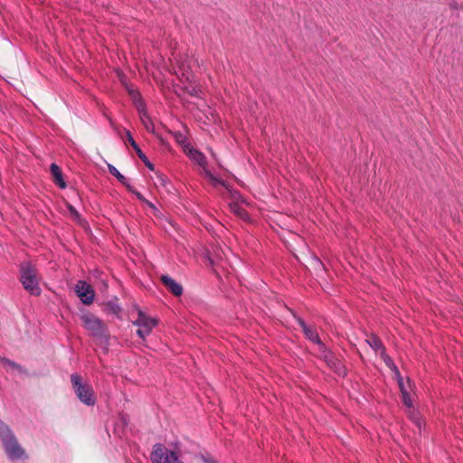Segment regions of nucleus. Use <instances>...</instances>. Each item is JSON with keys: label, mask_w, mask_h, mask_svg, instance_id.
I'll return each mask as SVG.
<instances>
[{"label": "nucleus", "mask_w": 463, "mask_h": 463, "mask_svg": "<svg viewBox=\"0 0 463 463\" xmlns=\"http://www.w3.org/2000/svg\"><path fill=\"white\" fill-rule=\"evenodd\" d=\"M20 281L24 288L33 296H40L41 288L37 277V269L30 261H23L20 264Z\"/></svg>", "instance_id": "obj_1"}, {"label": "nucleus", "mask_w": 463, "mask_h": 463, "mask_svg": "<svg viewBox=\"0 0 463 463\" xmlns=\"http://www.w3.org/2000/svg\"><path fill=\"white\" fill-rule=\"evenodd\" d=\"M0 439L5 449L7 456L11 459H19L24 454V450L18 444V441L11 430L10 427L0 420Z\"/></svg>", "instance_id": "obj_2"}, {"label": "nucleus", "mask_w": 463, "mask_h": 463, "mask_svg": "<svg viewBox=\"0 0 463 463\" xmlns=\"http://www.w3.org/2000/svg\"><path fill=\"white\" fill-rule=\"evenodd\" d=\"M71 382L78 399L86 405H94L96 399L92 387L89 383H83L77 373L71 375Z\"/></svg>", "instance_id": "obj_3"}, {"label": "nucleus", "mask_w": 463, "mask_h": 463, "mask_svg": "<svg viewBox=\"0 0 463 463\" xmlns=\"http://www.w3.org/2000/svg\"><path fill=\"white\" fill-rule=\"evenodd\" d=\"M151 460L153 463H183L180 461L176 454L162 444H156L151 453Z\"/></svg>", "instance_id": "obj_4"}, {"label": "nucleus", "mask_w": 463, "mask_h": 463, "mask_svg": "<svg viewBox=\"0 0 463 463\" xmlns=\"http://www.w3.org/2000/svg\"><path fill=\"white\" fill-rule=\"evenodd\" d=\"M84 326L92 333L93 335L103 338L105 335V326L97 317L87 314L81 317Z\"/></svg>", "instance_id": "obj_5"}, {"label": "nucleus", "mask_w": 463, "mask_h": 463, "mask_svg": "<svg viewBox=\"0 0 463 463\" xmlns=\"http://www.w3.org/2000/svg\"><path fill=\"white\" fill-rule=\"evenodd\" d=\"M190 158L193 161L196 162L199 165H201L204 168L205 175L211 180V182L213 185L221 184L224 187L226 186V184L223 180L218 179L211 173L210 170L205 168L206 157L204 156V155L202 152H200L196 149H192L190 151Z\"/></svg>", "instance_id": "obj_6"}, {"label": "nucleus", "mask_w": 463, "mask_h": 463, "mask_svg": "<svg viewBox=\"0 0 463 463\" xmlns=\"http://www.w3.org/2000/svg\"><path fill=\"white\" fill-rule=\"evenodd\" d=\"M75 291L83 304L90 305L93 302L95 297L94 290L86 281L80 280L76 285Z\"/></svg>", "instance_id": "obj_7"}, {"label": "nucleus", "mask_w": 463, "mask_h": 463, "mask_svg": "<svg viewBox=\"0 0 463 463\" xmlns=\"http://www.w3.org/2000/svg\"><path fill=\"white\" fill-rule=\"evenodd\" d=\"M298 322L301 326L304 335L308 340H310L311 343L316 345H324L316 328L307 325L306 322L300 317H298Z\"/></svg>", "instance_id": "obj_8"}, {"label": "nucleus", "mask_w": 463, "mask_h": 463, "mask_svg": "<svg viewBox=\"0 0 463 463\" xmlns=\"http://www.w3.org/2000/svg\"><path fill=\"white\" fill-rule=\"evenodd\" d=\"M162 284L175 297H180L183 294V287L168 275H162L160 278Z\"/></svg>", "instance_id": "obj_9"}, {"label": "nucleus", "mask_w": 463, "mask_h": 463, "mask_svg": "<svg viewBox=\"0 0 463 463\" xmlns=\"http://www.w3.org/2000/svg\"><path fill=\"white\" fill-rule=\"evenodd\" d=\"M137 111L140 117V119L142 121V124L144 128L150 133L156 134L154 124L150 118V116L148 115L147 111L146 110L145 106H142L141 104H137Z\"/></svg>", "instance_id": "obj_10"}, {"label": "nucleus", "mask_w": 463, "mask_h": 463, "mask_svg": "<svg viewBox=\"0 0 463 463\" xmlns=\"http://www.w3.org/2000/svg\"><path fill=\"white\" fill-rule=\"evenodd\" d=\"M325 358L328 366L331 367L338 375L345 376L346 374V369L339 359L335 358L331 354H326Z\"/></svg>", "instance_id": "obj_11"}, {"label": "nucleus", "mask_w": 463, "mask_h": 463, "mask_svg": "<svg viewBox=\"0 0 463 463\" xmlns=\"http://www.w3.org/2000/svg\"><path fill=\"white\" fill-rule=\"evenodd\" d=\"M156 320L147 317L143 311L138 310L137 318L134 322V325L138 327H144L148 330H152V328L156 325Z\"/></svg>", "instance_id": "obj_12"}, {"label": "nucleus", "mask_w": 463, "mask_h": 463, "mask_svg": "<svg viewBox=\"0 0 463 463\" xmlns=\"http://www.w3.org/2000/svg\"><path fill=\"white\" fill-rule=\"evenodd\" d=\"M50 171L52 175L53 182L60 187L65 188L66 183L63 179V175L61 168L54 163H52L50 166Z\"/></svg>", "instance_id": "obj_13"}, {"label": "nucleus", "mask_w": 463, "mask_h": 463, "mask_svg": "<svg viewBox=\"0 0 463 463\" xmlns=\"http://www.w3.org/2000/svg\"><path fill=\"white\" fill-rule=\"evenodd\" d=\"M108 168L109 174L115 176L118 181L128 189V191H132V185H130L127 178L114 165H109Z\"/></svg>", "instance_id": "obj_14"}, {"label": "nucleus", "mask_w": 463, "mask_h": 463, "mask_svg": "<svg viewBox=\"0 0 463 463\" xmlns=\"http://www.w3.org/2000/svg\"><path fill=\"white\" fill-rule=\"evenodd\" d=\"M0 364H1L5 368H6V370H7V371H9V370H11V371L17 370V371H19L20 373H24L23 368H22L19 364H17L14 363V362H12V361H10V360H8V359H5V358H0Z\"/></svg>", "instance_id": "obj_15"}, {"label": "nucleus", "mask_w": 463, "mask_h": 463, "mask_svg": "<svg viewBox=\"0 0 463 463\" xmlns=\"http://www.w3.org/2000/svg\"><path fill=\"white\" fill-rule=\"evenodd\" d=\"M231 206V209L232 211L239 217H241V219H246L248 218V213L247 212L242 208L241 207L239 204L237 203H232L230 205Z\"/></svg>", "instance_id": "obj_16"}, {"label": "nucleus", "mask_w": 463, "mask_h": 463, "mask_svg": "<svg viewBox=\"0 0 463 463\" xmlns=\"http://www.w3.org/2000/svg\"><path fill=\"white\" fill-rule=\"evenodd\" d=\"M137 156L139 157V159L145 164V165L149 169V170H154L155 169V166L154 165L149 161V159L147 158V156L142 152L141 149H139L137 152Z\"/></svg>", "instance_id": "obj_17"}, {"label": "nucleus", "mask_w": 463, "mask_h": 463, "mask_svg": "<svg viewBox=\"0 0 463 463\" xmlns=\"http://www.w3.org/2000/svg\"><path fill=\"white\" fill-rule=\"evenodd\" d=\"M126 137H127V140L128 142L130 144V146L133 147V149L135 150V152L137 153L140 147L137 144V142L135 141V139L133 138L131 133L129 130H126Z\"/></svg>", "instance_id": "obj_18"}, {"label": "nucleus", "mask_w": 463, "mask_h": 463, "mask_svg": "<svg viewBox=\"0 0 463 463\" xmlns=\"http://www.w3.org/2000/svg\"><path fill=\"white\" fill-rule=\"evenodd\" d=\"M105 310L112 314H118L120 311V307L117 304L109 301L106 304Z\"/></svg>", "instance_id": "obj_19"}, {"label": "nucleus", "mask_w": 463, "mask_h": 463, "mask_svg": "<svg viewBox=\"0 0 463 463\" xmlns=\"http://www.w3.org/2000/svg\"><path fill=\"white\" fill-rule=\"evenodd\" d=\"M174 137L176 142L179 144H184V142L186 141V136L181 132H175Z\"/></svg>", "instance_id": "obj_20"}, {"label": "nucleus", "mask_w": 463, "mask_h": 463, "mask_svg": "<svg viewBox=\"0 0 463 463\" xmlns=\"http://www.w3.org/2000/svg\"><path fill=\"white\" fill-rule=\"evenodd\" d=\"M402 402H403L404 405H406L408 408H411L412 406V402L410 398L409 392H403V394H402Z\"/></svg>", "instance_id": "obj_21"}, {"label": "nucleus", "mask_w": 463, "mask_h": 463, "mask_svg": "<svg viewBox=\"0 0 463 463\" xmlns=\"http://www.w3.org/2000/svg\"><path fill=\"white\" fill-rule=\"evenodd\" d=\"M151 332V330H148L146 328H144V327H138L137 331V334L141 337V338H145L146 335H147L149 333Z\"/></svg>", "instance_id": "obj_22"}, {"label": "nucleus", "mask_w": 463, "mask_h": 463, "mask_svg": "<svg viewBox=\"0 0 463 463\" xmlns=\"http://www.w3.org/2000/svg\"><path fill=\"white\" fill-rule=\"evenodd\" d=\"M129 192L132 193L140 202L144 203L146 201V198L139 192L135 190L133 186L132 191Z\"/></svg>", "instance_id": "obj_23"}, {"label": "nucleus", "mask_w": 463, "mask_h": 463, "mask_svg": "<svg viewBox=\"0 0 463 463\" xmlns=\"http://www.w3.org/2000/svg\"><path fill=\"white\" fill-rule=\"evenodd\" d=\"M131 99H132L133 104H134V106L136 107L137 109V104L138 103L141 104L142 106H145L144 102L141 99L140 94H138V97H133Z\"/></svg>", "instance_id": "obj_24"}, {"label": "nucleus", "mask_w": 463, "mask_h": 463, "mask_svg": "<svg viewBox=\"0 0 463 463\" xmlns=\"http://www.w3.org/2000/svg\"><path fill=\"white\" fill-rule=\"evenodd\" d=\"M383 356L384 357V362L389 368H392V364H395L391 357L384 356V354H383Z\"/></svg>", "instance_id": "obj_25"}, {"label": "nucleus", "mask_w": 463, "mask_h": 463, "mask_svg": "<svg viewBox=\"0 0 463 463\" xmlns=\"http://www.w3.org/2000/svg\"><path fill=\"white\" fill-rule=\"evenodd\" d=\"M397 381H398V383H399V387H400L401 392H402V394H403V392H407V391L405 390L404 383L402 382V376L397 378Z\"/></svg>", "instance_id": "obj_26"}, {"label": "nucleus", "mask_w": 463, "mask_h": 463, "mask_svg": "<svg viewBox=\"0 0 463 463\" xmlns=\"http://www.w3.org/2000/svg\"><path fill=\"white\" fill-rule=\"evenodd\" d=\"M378 341L379 340L375 337L373 338V342H371L370 340H366V342L369 344L371 347H380L378 345Z\"/></svg>", "instance_id": "obj_27"}, {"label": "nucleus", "mask_w": 463, "mask_h": 463, "mask_svg": "<svg viewBox=\"0 0 463 463\" xmlns=\"http://www.w3.org/2000/svg\"><path fill=\"white\" fill-rule=\"evenodd\" d=\"M203 463H217L213 458H210V457H205V456H201Z\"/></svg>", "instance_id": "obj_28"}, {"label": "nucleus", "mask_w": 463, "mask_h": 463, "mask_svg": "<svg viewBox=\"0 0 463 463\" xmlns=\"http://www.w3.org/2000/svg\"><path fill=\"white\" fill-rule=\"evenodd\" d=\"M144 203H145L146 205H147L149 208H151L152 210H154L155 212H157V208H156V205H155L153 203H151L150 201H148V200H146V201L144 202Z\"/></svg>", "instance_id": "obj_29"}, {"label": "nucleus", "mask_w": 463, "mask_h": 463, "mask_svg": "<svg viewBox=\"0 0 463 463\" xmlns=\"http://www.w3.org/2000/svg\"><path fill=\"white\" fill-rule=\"evenodd\" d=\"M390 369L393 372V373L395 374L396 378L401 377V373H400V372L398 370V367L395 364H392V368H390Z\"/></svg>", "instance_id": "obj_30"}, {"label": "nucleus", "mask_w": 463, "mask_h": 463, "mask_svg": "<svg viewBox=\"0 0 463 463\" xmlns=\"http://www.w3.org/2000/svg\"><path fill=\"white\" fill-rule=\"evenodd\" d=\"M128 94L131 98L133 97H138L139 92L133 89H128Z\"/></svg>", "instance_id": "obj_31"}, {"label": "nucleus", "mask_w": 463, "mask_h": 463, "mask_svg": "<svg viewBox=\"0 0 463 463\" xmlns=\"http://www.w3.org/2000/svg\"><path fill=\"white\" fill-rule=\"evenodd\" d=\"M449 7H450L451 9H458V8H459V5H458V4L456 1L452 0V1L449 3Z\"/></svg>", "instance_id": "obj_32"}, {"label": "nucleus", "mask_w": 463, "mask_h": 463, "mask_svg": "<svg viewBox=\"0 0 463 463\" xmlns=\"http://www.w3.org/2000/svg\"><path fill=\"white\" fill-rule=\"evenodd\" d=\"M69 211L71 212V214L78 215V212L71 205L69 206Z\"/></svg>", "instance_id": "obj_33"}, {"label": "nucleus", "mask_w": 463, "mask_h": 463, "mask_svg": "<svg viewBox=\"0 0 463 463\" xmlns=\"http://www.w3.org/2000/svg\"><path fill=\"white\" fill-rule=\"evenodd\" d=\"M239 195H240V194L238 192H234V194H232L233 198H236Z\"/></svg>", "instance_id": "obj_34"}]
</instances>
